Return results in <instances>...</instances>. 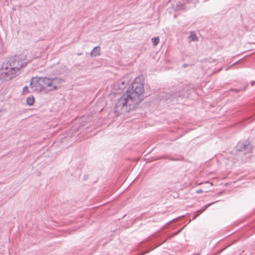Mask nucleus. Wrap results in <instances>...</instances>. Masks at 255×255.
Returning a JSON list of instances; mask_svg holds the SVG:
<instances>
[{
  "label": "nucleus",
  "instance_id": "obj_4",
  "mask_svg": "<svg viewBox=\"0 0 255 255\" xmlns=\"http://www.w3.org/2000/svg\"><path fill=\"white\" fill-rule=\"evenodd\" d=\"M63 82L64 80L59 78H51V86L49 90L52 91L58 89Z\"/></svg>",
  "mask_w": 255,
  "mask_h": 255
},
{
  "label": "nucleus",
  "instance_id": "obj_8",
  "mask_svg": "<svg viewBox=\"0 0 255 255\" xmlns=\"http://www.w3.org/2000/svg\"><path fill=\"white\" fill-rule=\"evenodd\" d=\"M129 81V76L122 78L118 83V89L121 90L126 88Z\"/></svg>",
  "mask_w": 255,
  "mask_h": 255
},
{
  "label": "nucleus",
  "instance_id": "obj_17",
  "mask_svg": "<svg viewBox=\"0 0 255 255\" xmlns=\"http://www.w3.org/2000/svg\"><path fill=\"white\" fill-rule=\"evenodd\" d=\"M182 229H180V230H179V231H178L176 233H175V234H173V236H175V235H177L179 232H180L181 231Z\"/></svg>",
  "mask_w": 255,
  "mask_h": 255
},
{
  "label": "nucleus",
  "instance_id": "obj_9",
  "mask_svg": "<svg viewBox=\"0 0 255 255\" xmlns=\"http://www.w3.org/2000/svg\"><path fill=\"white\" fill-rule=\"evenodd\" d=\"M241 145L242 146L240 147L238 149L239 151H246L247 152H249L252 149L251 145L248 141H246L245 143H243Z\"/></svg>",
  "mask_w": 255,
  "mask_h": 255
},
{
  "label": "nucleus",
  "instance_id": "obj_19",
  "mask_svg": "<svg viewBox=\"0 0 255 255\" xmlns=\"http://www.w3.org/2000/svg\"><path fill=\"white\" fill-rule=\"evenodd\" d=\"M149 251H146L145 252H144V253L141 254L140 255H143L145 254L146 253H148Z\"/></svg>",
  "mask_w": 255,
  "mask_h": 255
},
{
  "label": "nucleus",
  "instance_id": "obj_11",
  "mask_svg": "<svg viewBox=\"0 0 255 255\" xmlns=\"http://www.w3.org/2000/svg\"><path fill=\"white\" fill-rule=\"evenodd\" d=\"M216 202H213L212 203H210V204H208L207 205H206L205 207H204V209H201V210H200L199 211H198V212H199V214H197V215H195L193 219H195L196 218H197V217L200 214H201L202 212H203L208 207H209L210 206H211V205L214 204Z\"/></svg>",
  "mask_w": 255,
  "mask_h": 255
},
{
  "label": "nucleus",
  "instance_id": "obj_15",
  "mask_svg": "<svg viewBox=\"0 0 255 255\" xmlns=\"http://www.w3.org/2000/svg\"><path fill=\"white\" fill-rule=\"evenodd\" d=\"M203 192V190L202 189H199V190H197L196 192V193L197 194H200V193H201Z\"/></svg>",
  "mask_w": 255,
  "mask_h": 255
},
{
  "label": "nucleus",
  "instance_id": "obj_2",
  "mask_svg": "<svg viewBox=\"0 0 255 255\" xmlns=\"http://www.w3.org/2000/svg\"><path fill=\"white\" fill-rule=\"evenodd\" d=\"M27 62L20 56H14L9 58L2 65L0 71V79L8 81L20 73L21 68L25 67Z\"/></svg>",
  "mask_w": 255,
  "mask_h": 255
},
{
  "label": "nucleus",
  "instance_id": "obj_13",
  "mask_svg": "<svg viewBox=\"0 0 255 255\" xmlns=\"http://www.w3.org/2000/svg\"><path fill=\"white\" fill-rule=\"evenodd\" d=\"M26 102L28 105H29V106L32 105L34 102V97L32 96L27 97L26 99Z\"/></svg>",
  "mask_w": 255,
  "mask_h": 255
},
{
  "label": "nucleus",
  "instance_id": "obj_20",
  "mask_svg": "<svg viewBox=\"0 0 255 255\" xmlns=\"http://www.w3.org/2000/svg\"><path fill=\"white\" fill-rule=\"evenodd\" d=\"M26 89H27V87L26 86V87H24V88H23V90H26Z\"/></svg>",
  "mask_w": 255,
  "mask_h": 255
},
{
  "label": "nucleus",
  "instance_id": "obj_10",
  "mask_svg": "<svg viewBox=\"0 0 255 255\" xmlns=\"http://www.w3.org/2000/svg\"><path fill=\"white\" fill-rule=\"evenodd\" d=\"M100 47L99 46L95 47L91 52V55L92 56H97L100 54Z\"/></svg>",
  "mask_w": 255,
  "mask_h": 255
},
{
  "label": "nucleus",
  "instance_id": "obj_12",
  "mask_svg": "<svg viewBox=\"0 0 255 255\" xmlns=\"http://www.w3.org/2000/svg\"><path fill=\"white\" fill-rule=\"evenodd\" d=\"M188 39L189 41H195L198 40V38L197 37L195 33H192L191 34L188 36Z\"/></svg>",
  "mask_w": 255,
  "mask_h": 255
},
{
  "label": "nucleus",
  "instance_id": "obj_18",
  "mask_svg": "<svg viewBox=\"0 0 255 255\" xmlns=\"http://www.w3.org/2000/svg\"><path fill=\"white\" fill-rule=\"evenodd\" d=\"M251 84L252 86H254V84H255V81L251 82Z\"/></svg>",
  "mask_w": 255,
  "mask_h": 255
},
{
  "label": "nucleus",
  "instance_id": "obj_16",
  "mask_svg": "<svg viewBox=\"0 0 255 255\" xmlns=\"http://www.w3.org/2000/svg\"><path fill=\"white\" fill-rule=\"evenodd\" d=\"M204 184L209 185L210 186H212V184L210 183L209 182H206Z\"/></svg>",
  "mask_w": 255,
  "mask_h": 255
},
{
  "label": "nucleus",
  "instance_id": "obj_1",
  "mask_svg": "<svg viewBox=\"0 0 255 255\" xmlns=\"http://www.w3.org/2000/svg\"><path fill=\"white\" fill-rule=\"evenodd\" d=\"M140 78H136L126 92L117 101L115 113L119 115L134 110L143 99L144 84L139 82Z\"/></svg>",
  "mask_w": 255,
  "mask_h": 255
},
{
  "label": "nucleus",
  "instance_id": "obj_5",
  "mask_svg": "<svg viewBox=\"0 0 255 255\" xmlns=\"http://www.w3.org/2000/svg\"><path fill=\"white\" fill-rule=\"evenodd\" d=\"M40 83H41V89H42V90L46 88L50 89L51 86V78L46 77H40Z\"/></svg>",
  "mask_w": 255,
  "mask_h": 255
},
{
  "label": "nucleus",
  "instance_id": "obj_6",
  "mask_svg": "<svg viewBox=\"0 0 255 255\" xmlns=\"http://www.w3.org/2000/svg\"><path fill=\"white\" fill-rule=\"evenodd\" d=\"M173 90L167 92H161L159 95V97L161 99L168 100L175 99L176 95H173Z\"/></svg>",
  "mask_w": 255,
  "mask_h": 255
},
{
  "label": "nucleus",
  "instance_id": "obj_3",
  "mask_svg": "<svg viewBox=\"0 0 255 255\" xmlns=\"http://www.w3.org/2000/svg\"><path fill=\"white\" fill-rule=\"evenodd\" d=\"M30 87L34 91H42L41 83H40V77H33L31 79Z\"/></svg>",
  "mask_w": 255,
  "mask_h": 255
},
{
  "label": "nucleus",
  "instance_id": "obj_7",
  "mask_svg": "<svg viewBox=\"0 0 255 255\" xmlns=\"http://www.w3.org/2000/svg\"><path fill=\"white\" fill-rule=\"evenodd\" d=\"M173 90V94L176 95L175 98H177V99L179 98L183 99L187 97L186 94L183 90L182 87H179Z\"/></svg>",
  "mask_w": 255,
  "mask_h": 255
},
{
  "label": "nucleus",
  "instance_id": "obj_14",
  "mask_svg": "<svg viewBox=\"0 0 255 255\" xmlns=\"http://www.w3.org/2000/svg\"><path fill=\"white\" fill-rule=\"evenodd\" d=\"M151 41L152 42L153 46H156L158 44L159 41V37H155L152 38Z\"/></svg>",
  "mask_w": 255,
  "mask_h": 255
}]
</instances>
